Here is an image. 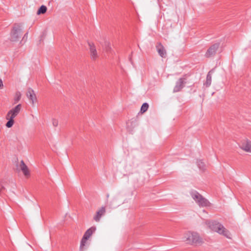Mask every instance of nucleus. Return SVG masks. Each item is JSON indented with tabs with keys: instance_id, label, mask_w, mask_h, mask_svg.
Listing matches in <instances>:
<instances>
[{
	"instance_id": "obj_1",
	"label": "nucleus",
	"mask_w": 251,
	"mask_h": 251,
	"mask_svg": "<svg viewBox=\"0 0 251 251\" xmlns=\"http://www.w3.org/2000/svg\"><path fill=\"white\" fill-rule=\"evenodd\" d=\"M205 223L212 230L223 235L227 238H229V231L219 222L216 221H207Z\"/></svg>"
},
{
	"instance_id": "obj_2",
	"label": "nucleus",
	"mask_w": 251,
	"mask_h": 251,
	"mask_svg": "<svg viewBox=\"0 0 251 251\" xmlns=\"http://www.w3.org/2000/svg\"><path fill=\"white\" fill-rule=\"evenodd\" d=\"M190 194L193 199L200 207H206L209 205L210 203L208 201L197 191L192 190Z\"/></svg>"
},
{
	"instance_id": "obj_3",
	"label": "nucleus",
	"mask_w": 251,
	"mask_h": 251,
	"mask_svg": "<svg viewBox=\"0 0 251 251\" xmlns=\"http://www.w3.org/2000/svg\"><path fill=\"white\" fill-rule=\"evenodd\" d=\"M184 241L187 244H198L201 242V239L198 233L188 232L185 233L184 237Z\"/></svg>"
},
{
	"instance_id": "obj_4",
	"label": "nucleus",
	"mask_w": 251,
	"mask_h": 251,
	"mask_svg": "<svg viewBox=\"0 0 251 251\" xmlns=\"http://www.w3.org/2000/svg\"><path fill=\"white\" fill-rule=\"evenodd\" d=\"M21 24H15L10 33V40L13 42L17 41L20 38V33L22 31Z\"/></svg>"
},
{
	"instance_id": "obj_5",
	"label": "nucleus",
	"mask_w": 251,
	"mask_h": 251,
	"mask_svg": "<svg viewBox=\"0 0 251 251\" xmlns=\"http://www.w3.org/2000/svg\"><path fill=\"white\" fill-rule=\"evenodd\" d=\"M220 44L215 43L211 45L207 50L205 53V57L206 58H210L214 56L219 48Z\"/></svg>"
},
{
	"instance_id": "obj_6",
	"label": "nucleus",
	"mask_w": 251,
	"mask_h": 251,
	"mask_svg": "<svg viewBox=\"0 0 251 251\" xmlns=\"http://www.w3.org/2000/svg\"><path fill=\"white\" fill-rule=\"evenodd\" d=\"M185 80L184 78L181 77L176 81L173 90L174 93L180 91L184 87V84L186 83Z\"/></svg>"
},
{
	"instance_id": "obj_7",
	"label": "nucleus",
	"mask_w": 251,
	"mask_h": 251,
	"mask_svg": "<svg viewBox=\"0 0 251 251\" xmlns=\"http://www.w3.org/2000/svg\"><path fill=\"white\" fill-rule=\"evenodd\" d=\"M240 148L247 152H251V141L249 140H243L239 145Z\"/></svg>"
},
{
	"instance_id": "obj_8",
	"label": "nucleus",
	"mask_w": 251,
	"mask_h": 251,
	"mask_svg": "<svg viewBox=\"0 0 251 251\" xmlns=\"http://www.w3.org/2000/svg\"><path fill=\"white\" fill-rule=\"evenodd\" d=\"M21 109V104H19L14 108L10 110L7 113V117H13L14 118L20 112Z\"/></svg>"
},
{
	"instance_id": "obj_9",
	"label": "nucleus",
	"mask_w": 251,
	"mask_h": 251,
	"mask_svg": "<svg viewBox=\"0 0 251 251\" xmlns=\"http://www.w3.org/2000/svg\"><path fill=\"white\" fill-rule=\"evenodd\" d=\"M90 48V56L92 59L95 60L98 57L96 47L93 43L88 42Z\"/></svg>"
},
{
	"instance_id": "obj_10",
	"label": "nucleus",
	"mask_w": 251,
	"mask_h": 251,
	"mask_svg": "<svg viewBox=\"0 0 251 251\" xmlns=\"http://www.w3.org/2000/svg\"><path fill=\"white\" fill-rule=\"evenodd\" d=\"M105 207L102 206L97 212L96 215L94 217V220L98 222L100 221L101 217L105 213Z\"/></svg>"
},
{
	"instance_id": "obj_11",
	"label": "nucleus",
	"mask_w": 251,
	"mask_h": 251,
	"mask_svg": "<svg viewBox=\"0 0 251 251\" xmlns=\"http://www.w3.org/2000/svg\"><path fill=\"white\" fill-rule=\"evenodd\" d=\"M26 96L31 101L32 104L34 105V100H36V97L33 90L31 88L28 89Z\"/></svg>"
},
{
	"instance_id": "obj_12",
	"label": "nucleus",
	"mask_w": 251,
	"mask_h": 251,
	"mask_svg": "<svg viewBox=\"0 0 251 251\" xmlns=\"http://www.w3.org/2000/svg\"><path fill=\"white\" fill-rule=\"evenodd\" d=\"M157 50L160 56L165 57L166 55V51L164 47L161 43H159L156 46Z\"/></svg>"
},
{
	"instance_id": "obj_13",
	"label": "nucleus",
	"mask_w": 251,
	"mask_h": 251,
	"mask_svg": "<svg viewBox=\"0 0 251 251\" xmlns=\"http://www.w3.org/2000/svg\"><path fill=\"white\" fill-rule=\"evenodd\" d=\"M96 227L95 226H92L88 229L83 235L84 239H88L93 233L95 232Z\"/></svg>"
},
{
	"instance_id": "obj_14",
	"label": "nucleus",
	"mask_w": 251,
	"mask_h": 251,
	"mask_svg": "<svg viewBox=\"0 0 251 251\" xmlns=\"http://www.w3.org/2000/svg\"><path fill=\"white\" fill-rule=\"evenodd\" d=\"M213 70H210L207 74L206 76V80L205 82L204 83V85L206 87H208L210 86L212 82V73H213Z\"/></svg>"
},
{
	"instance_id": "obj_15",
	"label": "nucleus",
	"mask_w": 251,
	"mask_h": 251,
	"mask_svg": "<svg viewBox=\"0 0 251 251\" xmlns=\"http://www.w3.org/2000/svg\"><path fill=\"white\" fill-rule=\"evenodd\" d=\"M21 170L22 171L25 176H28L29 175V172L28 171L27 166L25 164L23 160L21 161L20 165Z\"/></svg>"
},
{
	"instance_id": "obj_16",
	"label": "nucleus",
	"mask_w": 251,
	"mask_h": 251,
	"mask_svg": "<svg viewBox=\"0 0 251 251\" xmlns=\"http://www.w3.org/2000/svg\"><path fill=\"white\" fill-rule=\"evenodd\" d=\"M6 119L8 120V121L7 122L6 126L9 128L11 127L13 125L14 122L13 117H7V115Z\"/></svg>"
},
{
	"instance_id": "obj_17",
	"label": "nucleus",
	"mask_w": 251,
	"mask_h": 251,
	"mask_svg": "<svg viewBox=\"0 0 251 251\" xmlns=\"http://www.w3.org/2000/svg\"><path fill=\"white\" fill-rule=\"evenodd\" d=\"M47 10V7L45 5H41L37 11V14L40 15L41 14H44L46 12Z\"/></svg>"
},
{
	"instance_id": "obj_18",
	"label": "nucleus",
	"mask_w": 251,
	"mask_h": 251,
	"mask_svg": "<svg viewBox=\"0 0 251 251\" xmlns=\"http://www.w3.org/2000/svg\"><path fill=\"white\" fill-rule=\"evenodd\" d=\"M87 239H84V237H82L80 245L79 250L80 251H83L84 250V247L85 246Z\"/></svg>"
},
{
	"instance_id": "obj_19",
	"label": "nucleus",
	"mask_w": 251,
	"mask_h": 251,
	"mask_svg": "<svg viewBox=\"0 0 251 251\" xmlns=\"http://www.w3.org/2000/svg\"><path fill=\"white\" fill-rule=\"evenodd\" d=\"M148 108H149L148 103L147 102H145L142 104V105L141 107L140 112L142 113H144V112H145L146 111H147Z\"/></svg>"
},
{
	"instance_id": "obj_20",
	"label": "nucleus",
	"mask_w": 251,
	"mask_h": 251,
	"mask_svg": "<svg viewBox=\"0 0 251 251\" xmlns=\"http://www.w3.org/2000/svg\"><path fill=\"white\" fill-rule=\"evenodd\" d=\"M21 93L19 91H17L16 93L14 98L15 103L18 102L20 100L21 98Z\"/></svg>"
},
{
	"instance_id": "obj_21",
	"label": "nucleus",
	"mask_w": 251,
	"mask_h": 251,
	"mask_svg": "<svg viewBox=\"0 0 251 251\" xmlns=\"http://www.w3.org/2000/svg\"><path fill=\"white\" fill-rule=\"evenodd\" d=\"M197 164L199 168L202 170H204L205 169V165L204 163L201 160H199L197 161Z\"/></svg>"
},
{
	"instance_id": "obj_22",
	"label": "nucleus",
	"mask_w": 251,
	"mask_h": 251,
	"mask_svg": "<svg viewBox=\"0 0 251 251\" xmlns=\"http://www.w3.org/2000/svg\"><path fill=\"white\" fill-rule=\"evenodd\" d=\"M105 50H106V51H109L110 49H111V47L110 46V43L108 42H105Z\"/></svg>"
},
{
	"instance_id": "obj_23",
	"label": "nucleus",
	"mask_w": 251,
	"mask_h": 251,
	"mask_svg": "<svg viewBox=\"0 0 251 251\" xmlns=\"http://www.w3.org/2000/svg\"><path fill=\"white\" fill-rule=\"evenodd\" d=\"M52 125L54 126H57L58 125V122L56 119H52Z\"/></svg>"
},
{
	"instance_id": "obj_24",
	"label": "nucleus",
	"mask_w": 251,
	"mask_h": 251,
	"mask_svg": "<svg viewBox=\"0 0 251 251\" xmlns=\"http://www.w3.org/2000/svg\"><path fill=\"white\" fill-rule=\"evenodd\" d=\"M3 87V82L1 79H0V88H1Z\"/></svg>"
},
{
	"instance_id": "obj_25",
	"label": "nucleus",
	"mask_w": 251,
	"mask_h": 251,
	"mask_svg": "<svg viewBox=\"0 0 251 251\" xmlns=\"http://www.w3.org/2000/svg\"><path fill=\"white\" fill-rule=\"evenodd\" d=\"M27 35H28V32H26L23 38V40H24L25 38H27Z\"/></svg>"
}]
</instances>
